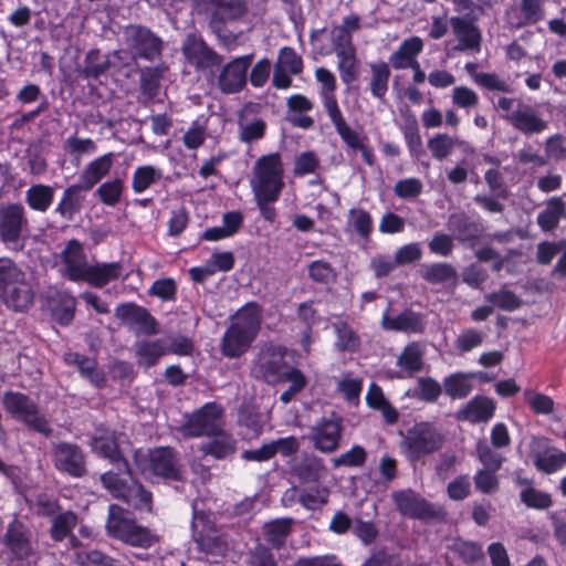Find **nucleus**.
Segmentation results:
<instances>
[{
    "label": "nucleus",
    "mask_w": 566,
    "mask_h": 566,
    "mask_svg": "<svg viewBox=\"0 0 566 566\" xmlns=\"http://www.w3.org/2000/svg\"><path fill=\"white\" fill-rule=\"evenodd\" d=\"M497 107L506 112L502 117L513 128L524 135H537L548 128V122L541 116L539 109L531 104L510 97H500Z\"/></svg>",
    "instance_id": "nucleus-7"
},
{
    "label": "nucleus",
    "mask_w": 566,
    "mask_h": 566,
    "mask_svg": "<svg viewBox=\"0 0 566 566\" xmlns=\"http://www.w3.org/2000/svg\"><path fill=\"white\" fill-rule=\"evenodd\" d=\"M250 186L254 197L279 199L283 188L284 168L279 153L261 156L253 166Z\"/></svg>",
    "instance_id": "nucleus-5"
},
{
    "label": "nucleus",
    "mask_w": 566,
    "mask_h": 566,
    "mask_svg": "<svg viewBox=\"0 0 566 566\" xmlns=\"http://www.w3.org/2000/svg\"><path fill=\"white\" fill-rule=\"evenodd\" d=\"M367 460L366 450L359 446H353L348 451L339 454L338 457L332 459L333 468H356L365 464Z\"/></svg>",
    "instance_id": "nucleus-55"
},
{
    "label": "nucleus",
    "mask_w": 566,
    "mask_h": 566,
    "mask_svg": "<svg viewBox=\"0 0 566 566\" xmlns=\"http://www.w3.org/2000/svg\"><path fill=\"white\" fill-rule=\"evenodd\" d=\"M124 188V181L116 177L101 184L94 195L103 205L115 207L122 199Z\"/></svg>",
    "instance_id": "nucleus-44"
},
{
    "label": "nucleus",
    "mask_w": 566,
    "mask_h": 566,
    "mask_svg": "<svg viewBox=\"0 0 566 566\" xmlns=\"http://www.w3.org/2000/svg\"><path fill=\"white\" fill-rule=\"evenodd\" d=\"M122 270L123 266L118 262L96 263L88 265L82 281L94 287H103L111 281L118 279Z\"/></svg>",
    "instance_id": "nucleus-33"
},
{
    "label": "nucleus",
    "mask_w": 566,
    "mask_h": 566,
    "mask_svg": "<svg viewBox=\"0 0 566 566\" xmlns=\"http://www.w3.org/2000/svg\"><path fill=\"white\" fill-rule=\"evenodd\" d=\"M289 473L300 484H317L326 476L324 460L312 453H303L289 462Z\"/></svg>",
    "instance_id": "nucleus-16"
},
{
    "label": "nucleus",
    "mask_w": 566,
    "mask_h": 566,
    "mask_svg": "<svg viewBox=\"0 0 566 566\" xmlns=\"http://www.w3.org/2000/svg\"><path fill=\"white\" fill-rule=\"evenodd\" d=\"M92 447L101 457L108 459L118 472L132 474L128 462L118 450L117 438L114 431L107 428H98L92 438Z\"/></svg>",
    "instance_id": "nucleus-23"
},
{
    "label": "nucleus",
    "mask_w": 566,
    "mask_h": 566,
    "mask_svg": "<svg viewBox=\"0 0 566 566\" xmlns=\"http://www.w3.org/2000/svg\"><path fill=\"white\" fill-rule=\"evenodd\" d=\"M76 560L81 566H124L97 549L77 552Z\"/></svg>",
    "instance_id": "nucleus-57"
},
{
    "label": "nucleus",
    "mask_w": 566,
    "mask_h": 566,
    "mask_svg": "<svg viewBox=\"0 0 566 566\" xmlns=\"http://www.w3.org/2000/svg\"><path fill=\"white\" fill-rule=\"evenodd\" d=\"M161 170L150 165L139 166L135 169L132 178V188L135 193H142L153 184L160 180Z\"/></svg>",
    "instance_id": "nucleus-48"
},
{
    "label": "nucleus",
    "mask_w": 566,
    "mask_h": 566,
    "mask_svg": "<svg viewBox=\"0 0 566 566\" xmlns=\"http://www.w3.org/2000/svg\"><path fill=\"white\" fill-rule=\"evenodd\" d=\"M209 4L210 27L220 36L221 25L243 18L248 12L245 0H205Z\"/></svg>",
    "instance_id": "nucleus-22"
},
{
    "label": "nucleus",
    "mask_w": 566,
    "mask_h": 566,
    "mask_svg": "<svg viewBox=\"0 0 566 566\" xmlns=\"http://www.w3.org/2000/svg\"><path fill=\"white\" fill-rule=\"evenodd\" d=\"M423 42L419 36H412L400 43L398 50L394 52L389 61L394 69L405 70L419 63L416 56L422 51Z\"/></svg>",
    "instance_id": "nucleus-34"
},
{
    "label": "nucleus",
    "mask_w": 566,
    "mask_h": 566,
    "mask_svg": "<svg viewBox=\"0 0 566 566\" xmlns=\"http://www.w3.org/2000/svg\"><path fill=\"white\" fill-rule=\"evenodd\" d=\"M61 259L65 266V275L74 282L82 281L88 265L83 245L77 240L67 242L61 252Z\"/></svg>",
    "instance_id": "nucleus-27"
},
{
    "label": "nucleus",
    "mask_w": 566,
    "mask_h": 566,
    "mask_svg": "<svg viewBox=\"0 0 566 566\" xmlns=\"http://www.w3.org/2000/svg\"><path fill=\"white\" fill-rule=\"evenodd\" d=\"M485 300L494 306L507 312L515 311L522 305L521 298L504 286L499 291L486 294Z\"/></svg>",
    "instance_id": "nucleus-54"
},
{
    "label": "nucleus",
    "mask_w": 566,
    "mask_h": 566,
    "mask_svg": "<svg viewBox=\"0 0 566 566\" xmlns=\"http://www.w3.org/2000/svg\"><path fill=\"white\" fill-rule=\"evenodd\" d=\"M29 232V220L25 208L19 203H7L0 207V240L14 250H21L20 240Z\"/></svg>",
    "instance_id": "nucleus-11"
},
{
    "label": "nucleus",
    "mask_w": 566,
    "mask_h": 566,
    "mask_svg": "<svg viewBox=\"0 0 566 566\" xmlns=\"http://www.w3.org/2000/svg\"><path fill=\"white\" fill-rule=\"evenodd\" d=\"M221 409L216 403H206L187 416L179 431L184 437L197 438L218 433L221 427Z\"/></svg>",
    "instance_id": "nucleus-12"
},
{
    "label": "nucleus",
    "mask_w": 566,
    "mask_h": 566,
    "mask_svg": "<svg viewBox=\"0 0 566 566\" xmlns=\"http://www.w3.org/2000/svg\"><path fill=\"white\" fill-rule=\"evenodd\" d=\"M495 473L496 471L489 469L479 470L473 478L475 489L484 494L496 492L499 489V479Z\"/></svg>",
    "instance_id": "nucleus-62"
},
{
    "label": "nucleus",
    "mask_w": 566,
    "mask_h": 566,
    "mask_svg": "<svg viewBox=\"0 0 566 566\" xmlns=\"http://www.w3.org/2000/svg\"><path fill=\"white\" fill-rule=\"evenodd\" d=\"M115 315L137 334L155 335L158 333L157 322L151 314L134 303L117 306Z\"/></svg>",
    "instance_id": "nucleus-21"
},
{
    "label": "nucleus",
    "mask_w": 566,
    "mask_h": 566,
    "mask_svg": "<svg viewBox=\"0 0 566 566\" xmlns=\"http://www.w3.org/2000/svg\"><path fill=\"white\" fill-rule=\"evenodd\" d=\"M422 356L420 345L413 342L405 347L397 359V365L409 374L418 373L423 365Z\"/></svg>",
    "instance_id": "nucleus-49"
},
{
    "label": "nucleus",
    "mask_w": 566,
    "mask_h": 566,
    "mask_svg": "<svg viewBox=\"0 0 566 566\" xmlns=\"http://www.w3.org/2000/svg\"><path fill=\"white\" fill-rule=\"evenodd\" d=\"M284 363V350L281 347L264 346L252 363L251 375L270 384L283 381Z\"/></svg>",
    "instance_id": "nucleus-13"
},
{
    "label": "nucleus",
    "mask_w": 566,
    "mask_h": 566,
    "mask_svg": "<svg viewBox=\"0 0 566 566\" xmlns=\"http://www.w3.org/2000/svg\"><path fill=\"white\" fill-rule=\"evenodd\" d=\"M391 499L398 512L411 518L431 520L442 514L440 507L429 503L410 489L392 492Z\"/></svg>",
    "instance_id": "nucleus-15"
},
{
    "label": "nucleus",
    "mask_w": 566,
    "mask_h": 566,
    "mask_svg": "<svg viewBox=\"0 0 566 566\" xmlns=\"http://www.w3.org/2000/svg\"><path fill=\"white\" fill-rule=\"evenodd\" d=\"M54 199V188L44 185H32L25 191V202L30 209L44 213L49 210Z\"/></svg>",
    "instance_id": "nucleus-38"
},
{
    "label": "nucleus",
    "mask_w": 566,
    "mask_h": 566,
    "mask_svg": "<svg viewBox=\"0 0 566 566\" xmlns=\"http://www.w3.org/2000/svg\"><path fill=\"white\" fill-rule=\"evenodd\" d=\"M4 544L15 559L30 562L36 558V549L32 543L30 530L17 520L8 525Z\"/></svg>",
    "instance_id": "nucleus-18"
},
{
    "label": "nucleus",
    "mask_w": 566,
    "mask_h": 566,
    "mask_svg": "<svg viewBox=\"0 0 566 566\" xmlns=\"http://www.w3.org/2000/svg\"><path fill=\"white\" fill-rule=\"evenodd\" d=\"M181 50L187 61L198 70L219 66L223 61L221 55L210 49L203 39L195 33L186 36Z\"/></svg>",
    "instance_id": "nucleus-17"
},
{
    "label": "nucleus",
    "mask_w": 566,
    "mask_h": 566,
    "mask_svg": "<svg viewBox=\"0 0 566 566\" xmlns=\"http://www.w3.org/2000/svg\"><path fill=\"white\" fill-rule=\"evenodd\" d=\"M137 364L148 369L158 364L159 359L167 354L165 344L159 340H140L134 345Z\"/></svg>",
    "instance_id": "nucleus-36"
},
{
    "label": "nucleus",
    "mask_w": 566,
    "mask_h": 566,
    "mask_svg": "<svg viewBox=\"0 0 566 566\" xmlns=\"http://www.w3.org/2000/svg\"><path fill=\"white\" fill-rule=\"evenodd\" d=\"M53 462L59 471L74 478H81L86 472L84 453L73 443H53Z\"/></svg>",
    "instance_id": "nucleus-19"
},
{
    "label": "nucleus",
    "mask_w": 566,
    "mask_h": 566,
    "mask_svg": "<svg viewBox=\"0 0 566 566\" xmlns=\"http://www.w3.org/2000/svg\"><path fill=\"white\" fill-rule=\"evenodd\" d=\"M293 518H276L266 523L263 527L265 539L274 547L280 548L284 545L286 537L292 530Z\"/></svg>",
    "instance_id": "nucleus-40"
},
{
    "label": "nucleus",
    "mask_w": 566,
    "mask_h": 566,
    "mask_svg": "<svg viewBox=\"0 0 566 566\" xmlns=\"http://www.w3.org/2000/svg\"><path fill=\"white\" fill-rule=\"evenodd\" d=\"M213 438L201 444L200 450L216 459H226L235 452V440L224 431L221 427L218 433L211 434Z\"/></svg>",
    "instance_id": "nucleus-37"
},
{
    "label": "nucleus",
    "mask_w": 566,
    "mask_h": 566,
    "mask_svg": "<svg viewBox=\"0 0 566 566\" xmlns=\"http://www.w3.org/2000/svg\"><path fill=\"white\" fill-rule=\"evenodd\" d=\"M2 403L10 415L30 429L45 437L52 434V428L49 421L44 415L40 412L38 405L27 395L8 391L2 397Z\"/></svg>",
    "instance_id": "nucleus-8"
},
{
    "label": "nucleus",
    "mask_w": 566,
    "mask_h": 566,
    "mask_svg": "<svg viewBox=\"0 0 566 566\" xmlns=\"http://www.w3.org/2000/svg\"><path fill=\"white\" fill-rule=\"evenodd\" d=\"M343 431V418L336 413H331L318 419L310 428L308 440L316 451L332 454L340 447Z\"/></svg>",
    "instance_id": "nucleus-10"
},
{
    "label": "nucleus",
    "mask_w": 566,
    "mask_h": 566,
    "mask_svg": "<svg viewBox=\"0 0 566 566\" xmlns=\"http://www.w3.org/2000/svg\"><path fill=\"white\" fill-rule=\"evenodd\" d=\"M457 140L447 134H437L428 140V149L437 160L446 159L454 149Z\"/></svg>",
    "instance_id": "nucleus-56"
},
{
    "label": "nucleus",
    "mask_w": 566,
    "mask_h": 566,
    "mask_svg": "<svg viewBox=\"0 0 566 566\" xmlns=\"http://www.w3.org/2000/svg\"><path fill=\"white\" fill-rule=\"evenodd\" d=\"M566 214V202L562 197H552L546 200L545 208L537 214L536 222L542 231L551 232L557 228Z\"/></svg>",
    "instance_id": "nucleus-35"
},
{
    "label": "nucleus",
    "mask_w": 566,
    "mask_h": 566,
    "mask_svg": "<svg viewBox=\"0 0 566 566\" xmlns=\"http://www.w3.org/2000/svg\"><path fill=\"white\" fill-rule=\"evenodd\" d=\"M371 78L370 92L374 97L381 99L388 91L390 70L387 63L379 62L370 64Z\"/></svg>",
    "instance_id": "nucleus-47"
},
{
    "label": "nucleus",
    "mask_w": 566,
    "mask_h": 566,
    "mask_svg": "<svg viewBox=\"0 0 566 566\" xmlns=\"http://www.w3.org/2000/svg\"><path fill=\"white\" fill-rule=\"evenodd\" d=\"M531 452L536 469L546 474H552L566 464V453L549 446L545 438H534Z\"/></svg>",
    "instance_id": "nucleus-24"
},
{
    "label": "nucleus",
    "mask_w": 566,
    "mask_h": 566,
    "mask_svg": "<svg viewBox=\"0 0 566 566\" xmlns=\"http://www.w3.org/2000/svg\"><path fill=\"white\" fill-rule=\"evenodd\" d=\"M248 564L250 566H276L272 552L262 544H258L249 551Z\"/></svg>",
    "instance_id": "nucleus-64"
},
{
    "label": "nucleus",
    "mask_w": 566,
    "mask_h": 566,
    "mask_svg": "<svg viewBox=\"0 0 566 566\" xmlns=\"http://www.w3.org/2000/svg\"><path fill=\"white\" fill-rule=\"evenodd\" d=\"M77 524V516L71 511H65L56 514L52 518V525L50 528V535L53 541L62 542L66 537L71 536L72 541H75L72 536V531Z\"/></svg>",
    "instance_id": "nucleus-43"
},
{
    "label": "nucleus",
    "mask_w": 566,
    "mask_h": 566,
    "mask_svg": "<svg viewBox=\"0 0 566 566\" xmlns=\"http://www.w3.org/2000/svg\"><path fill=\"white\" fill-rule=\"evenodd\" d=\"M381 326L387 331L419 334L424 331L426 323L421 314L411 310H406L394 317L389 316L387 311L382 316Z\"/></svg>",
    "instance_id": "nucleus-29"
},
{
    "label": "nucleus",
    "mask_w": 566,
    "mask_h": 566,
    "mask_svg": "<svg viewBox=\"0 0 566 566\" xmlns=\"http://www.w3.org/2000/svg\"><path fill=\"white\" fill-rule=\"evenodd\" d=\"M524 398L536 415H551L554 411V400L542 392L525 390Z\"/></svg>",
    "instance_id": "nucleus-58"
},
{
    "label": "nucleus",
    "mask_w": 566,
    "mask_h": 566,
    "mask_svg": "<svg viewBox=\"0 0 566 566\" xmlns=\"http://www.w3.org/2000/svg\"><path fill=\"white\" fill-rule=\"evenodd\" d=\"M340 139L349 149H352L354 151H360L364 161L368 166L374 165V153L366 145V143L368 140L366 135L352 129L350 132H347L346 135L340 137Z\"/></svg>",
    "instance_id": "nucleus-53"
},
{
    "label": "nucleus",
    "mask_w": 566,
    "mask_h": 566,
    "mask_svg": "<svg viewBox=\"0 0 566 566\" xmlns=\"http://www.w3.org/2000/svg\"><path fill=\"white\" fill-rule=\"evenodd\" d=\"M496 405L485 396H475L455 412V419L471 423L488 422L493 418Z\"/></svg>",
    "instance_id": "nucleus-26"
},
{
    "label": "nucleus",
    "mask_w": 566,
    "mask_h": 566,
    "mask_svg": "<svg viewBox=\"0 0 566 566\" xmlns=\"http://www.w3.org/2000/svg\"><path fill=\"white\" fill-rule=\"evenodd\" d=\"M450 25L454 36L458 39L459 44L454 48L458 51H475L481 49V32L474 24V20H468L460 17H451Z\"/></svg>",
    "instance_id": "nucleus-25"
},
{
    "label": "nucleus",
    "mask_w": 566,
    "mask_h": 566,
    "mask_svg": "<svg viewBox=\"0 0 566 566\" xmlns=\"http://www.w3.org/2000/svg\"><path fill=\"white\" fill-rule=\"evenodd\" d=\"M463 373H454L443 380L444 392L452 399H463L472 391V384L469 377Z\"/></svg>",
    "instance_id": "nucleus-46"
},
{
    "label": "nucleus",
    "mask_w": 566,
    "mask_h": 566,
    "mask_svg": "<svg viewBox=\"0 0 566 566\" xmlns=\"http://www.w3.org/2000/svg\"><path fill=\"white\" fill-rule=\"evenodd\" d=\"M252 60V54L239 56L222 67L218 77V85L222 93L234 94L243 88Z\"/></svg>",
    "instance_id": "nucleus-20"
},
{
    "label": "nucleus",
    "mask_w": 566,
    "mask_h": 566,
    "mask_svg": "<svg viewBox=\"0 0 566 566\" xmlns=\"http://www.w3.org/2000/svg\"><path fill=\"white\" fill-rule=\"evenodd\" d=\"M324 109L326 111L331 122L333 123L335 130L343 137L350 132L353 128L347 124L336 98L335 93L319 95Z\"/></svg>",
    "instance_id": "nucleus-41"
},
{
    "label": "nucleus",
    "mask_w": 566,
    "mask_h": 566,
    "mask_svg": "<svg viewBox=\"0 0 566 566\" xmlns=\"http://www.w3.org/2000/svg\"><path fill=\"white\" fill-rule=\"evenodd\" d=\"M337 56V69L340 75V80L345 84H350L357 78L358 61L356 57V51H342L336 53Z\"/></svg>",
    "instance_id": "nucleus-51"
},
{
    "label": "nucleus",
    "mask_w": 566,
    "mask_h": 566,
    "mask_svg": "<svg viewBox=\"0 0 566 566\" xmlns=\"http://www.w3.org/2000/svg\"><path fill=\"white\" fill-rule=\"evenodd\" d=\"M308 275L315 282L327 284L335 280L336 272L328 262L316 260L310 263Z\"/></svg>",
    "instance_id": "nucleus-61"
},
{
    "label": "nucleus",
    "mask_w": 566,
    "mask_h": 566,
    "mask_svg": "<svg viewBox=\"0 0 566 566\" xmlns=\"http://www.w3.org/2000/svg\"><path fill=\"white\" fill-rule=\"evenodd\" d=\"M98 56V50H91L87 52L85 57V66L81 71L83 77L96 80L106 73L112 67V65H116V62H112L109 57H106L103 62H97Z\"/></svg>",
    "instance_id": "nucleus-52"
},
{
    "label": "nucleus",
    "mask_w": 566,
    "mask_h": 566,
    "mask_svg": "<svg viewBox=\"0 0 566 566\" xmlns=\"http://www.w3.org/2000/svg\"><path fill=\"white\" fill-rule=\"evenodd\" d=\"M57 298L59 307L55 310V315L61 324H70L74 317L76 300L69 292H60Z\"/></svg>",
    "instance_id": "nucleus-60"
},
{
    "label": "nucleus",
    "mask_w": 566,
    "mask_h": 566,
    "mask_svg": "<svg viewBox=\"0 0 566 566\" xmlns=\"http://www.w3.org/2000/svg\"><path fill=\"white\" fill-rule=\"evenodd\" d=\"M400 436L399 449L412 462L440 451L446 442L443 429L430 421L416 422Z\"/></svg>",
    "instance_id": "nucleus-3"
},
{
    "label": "nucleus",
    "mask_w": 566,
    "mask_h": 566,
    "mask_svg": "<svg viewBox=\"0 0 566 566\" xmlns=\"http://www.w3.org/2000/svg\"><path fill=\"white\" fill-rule=\"evenodd\" d=\"M114 157L113 153H107L96 157L84 166L80 174L78 182L83 185L85 190L93 189L109 174L114 166Z\"/></svg>",
    "instance_id": "nucleus-28"
},
{
    "label": "nucleus",
    "mask_w": 566,
    "mask_h": 566,
    "mask_svg": "<svg viewBox=\"0 0 566 566\" xmlns=\"http://www.w3.org/2000/svg\"><path fill=\"white\" fill-rule=\"evenodd\" d=\"M345 231L350 235L359 237L361 240H369L374 231V219L370 212L361 207L349 209Z\"/></svg>",
    "instance_id": "nucleus-31"
},
{
    "label": "nucleus",
    "mask_w": 566,
    "mask_h": 566,
    "mask_svg": "<svg viewBox=\"0 0 566 566\" xmlns=\"http://www.w3.org/2000/svg\"><path fill=\"white\" fill-rule=\"evenodd\" d=\"M101 481L114 497L123 500L136 510L150 511L151 493L136 480L128 483L120 479L118 473L108 471L101 475Z\"/></svg>",
    "instance_id": "nucleus-9"
},
{
    "label": "nucleus",
    "mask_w": 566,
    "mask_h": 566,
    "mask_svg": "<svg viewBox=\"0 0 566 566\" xmlns=\"http://www.w3.org/2000/svg\"><path fill=\"white\" fill-rule=\"evenodd\" d=\"M285 380L290 381L291 385L285 391L281 394L280 399L282 402L287 403L298 391L305 387L306 379L301 370L291 368L290 370L285 371L283 376V381Z\"/></svg>",
    "instance_id": "nucleus-59"
},
{
    "label": "nucleus",
    "mask_w": 566,
    "mask_h": 566,
    "mask_svg": "<svg viewBox=\"0 0 566 566\" xmlns=\"http://www.w3.org/2000/svg\"><path fill=\"white\" fill-rule=\"evenodd\" d=\"M124 42L136 57L153 61L161 54L163 41L148 28L132 24L124 30Z\"/></svg>",
    "instance_id": "nucleus-14"
},
{
    "label": "nucleus",
    "mask_w": 566,
    "mask_h": 566,
    "mask_svg": "<svg viewBox=\"0 0 566 566\" xmlns=\"http://www.w3.org/2000/svg\"><path fill=\"white\" fill-rule=\"evenodd\" d=\"M134 460L138 469L165 480L181 481L185 469L179 453L171 447H158L147 453L136 451Z\"/></svg>",
    "instance_id": "nucleus-6"
},
{
    "label": "nucleus",
    "mask_w": 566,
    "mask_h": 566,
    "mask_svg": "<svg viewBox=\"0 0 566 566\" xmlns=\"http://www.w3.org/2000/svg\"><path fill=\"white\" fill-rule=\"evenodd\" d=\"M521 13L512 9L506 13L507 22L514 28L535 24L544 18L541 0H521Z\"/></svg>",
    "instance_id": "nucleus-32"
},
{
    "label": "nucleus",
    "mask_w": 566,
    "mask_h": 566,
    "mask_svg": "<svg viewBox=\"0 0 566 566\" xmlns=\"http://www.w3.org/2000/svg\"><path fill=\"white\" fill-rule=\"evenodd\" d=\"M261 322L262 308L259 304L248 303L238 310L222 337V354L229 358L244 354L255 339Z\"/></svg>",
    "instance_id": "nucleus-1"
},
{
    "label": "nucleus",
    "mask_w": 566,
    "mask_h": 566,
    "mask_svg": "<svg viewBox=\"0 0 566 566\" xmlns=\"http://www.w3.org/2000/svg\"><path fill=\"white\" fill-rule=\"evenodd\" d=\"M109 537L126 545L149 548L159 542V536L138 524L132 512L117 504H111L105 524Z\"/></svg>",
    "instance_id": "nucleus-2"
},
{
    "label": "nucleus",
    "mask_w": 566,
    "mask_h": 566,
    "mask_svg": "<svg viewBox=\"0 0 566 566\" xmlns=\"http://www.w3.org/2000/svg\"><path fill=\"white\" fill-rule=\"evenodd\" d=\"M354 535L364 544L370 545L373 544L378 536L377 526L370 521H363L359 517L354 520V524L352 527Z\"/></svg>",
    "instance_id": "nucleus-63"
},
{
    "label": "nucleus",
    "mask_w": 566,
    "mask_h": 566,
    "mask_svg": "<svg viewBox=\"0 0 566 566\" xmlns=\"http://www.w3.org/2000/svg\"><path fill=\"white\" fill-rule=\"evenodd\" d=\"M520 500L528 509L534 510H547L553 505L551 494L535 489L533 484H527V486L522 488Z\"/></svg>",
    "instance_id": "nucleus-50"
},
{
    "label": "nucleus",
    "mask_w": 566,
    "mask_h": 566,
    "mask_svg": "<svg viewBox=\"0 0 566 566\" xmlns=\"http://www.w3.org/2000/svg\"><path fill=\"white\" fill-rule=\"evenodd\" d=\"M336 334L335 346L340 352H355L360 345V338L357 333L345 322L333 324Z\"/></svg>",
    "instance_id": "nucleus-45"
},
{
    "label": "nucleus",
    "mask_w": 566,
    "mask_h": 566,
    "mask_svg": "<svg viewBox=\"0 0 566 566\" xmlns=\"http://www.w3.org/2000/svg\"><path fill=\"white\" fill-rule=\"evenodd\" d=\"M86 191L81 182H76L65 188L59 203L55 207V213L60 214L65 220H73L83 206L85 196L82 193Z\"/></svg>",
    "instance_id": "nucleus-30"
},
{
    "label": "nucleus",
    "mask_w": 566,
    "mask_h": 566,
    "mask_svg": "<svg viewBox=\"0 0 566 566\" xmlns=\"http://www.w3.org/2000/svg\"><path fill=\"white\" fill-rule=\"evenodd\" d=\"M0 296L14 311H24L33 303L25 272L9 258H0Z\"/></svg>",
    "instance_id": "nucleus-4"
},
{
    "label": "nucleus",
    "mask_w": 566,
    "mask_h": 566,
    "mask_svg": "<svg viewBox=\"0 0 566 566\" xmlns=\"http://www.w3.org/2000/svg\"><path fill=\"white\" fill-rule=\"evenodd\" d=\"M421 277L430 284H444L457 281V270L450 263L423 264L420 270Z\"/></svg>",
    "instance_id": "nucleus-39"
},
{
    "label": "nucleus",
    "mask_w": 566,
    "mask_h": 566,
    "mask_svg": "<svg viewBox=\"0 0 566 566\" xmlns=\"http://www.w3.org/2000/svg\"><path fill=\"white\" fill-rule=\"evenodd\" d=\"M301 505L308 511L321 510L328 503L331 491L321 483L301 489Z\"/></svg>",
    "instance_id": "nucleus-42"
}]
</instances>
